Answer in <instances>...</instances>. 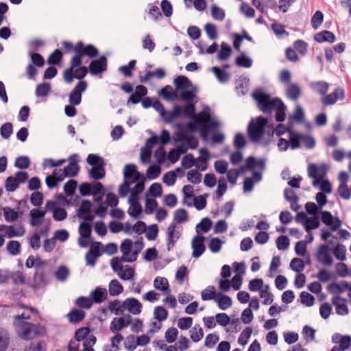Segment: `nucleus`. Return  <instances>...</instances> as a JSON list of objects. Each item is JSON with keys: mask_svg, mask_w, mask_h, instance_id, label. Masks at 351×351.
<instances>
[{"mask_svg": "<svg viewBox=\"0 0 351 351\" xmlns=\"http://www.w3.org/2000/svg\"><path fill=\"white\" fill-rule=\"evenodd\" d=\"M176 91L169 85H167L159 91V95L167 101L176 99H182L187 103L192 102L196 97L197 88L184 75H179L174 80Z\"/></svg>", "mask_w": 351, "mask_h": 351, "instance_id": "1", "label": "nucleus"}, {"mask_svg": "<svg viewBox=\"0 0 351 351\" xmlns=\"http://www.w3.org/2000/svg\"><path fill=\"white\" fill-rule=\"evenodd\" d=\"M184 114L188 118H194L199 128L200 136L204 141L208 140V132L219 126L220 123L213 120L208 112L202 111L198 116L195 114V106L193 102L184 105Z\"/></svg>", "mask_w": 351, "mask_h": 351, "instance_id": "2", "label": "nucleus"}, {"mask_svg": "<svg viewBox=\"0 0 351 351\" xmlns=\"http://www.w3.org/2000/svg\"><path fill=\"white\" fill-rule=\"evenodd\" d=\"M74 51L75 55L73 56L71 60L69 69L67 71L68 73H71L73 69L82 65V59L84 56L93 58L99 54L98 49L94 45L90 44L85 45L82 41L77 43L74 46Z\"/></svg>", "mask_w": 351, "mask_h": 351, "instance_id": "3", "label": "nucleus"}, {"mask_svg": "<svg viewBox=\"0 0 351 351\" xmlns=\"http://www.w3.org/2000/svg\"><path fill=\"white\" fill-rule=\"evenodd\" d=\"M14 325L19 337L24 340H30L43 332V328L39 324L24 320L14 321Z\"/></svg>", "mask_w": 351, "mask_h": 351, "instance_id": "4", "label": "nucleus"}, {"mask_svg": "<svg viewBox=\"0 0 351 351\" xmlns=\"http://www.w3.org/2000/svg\"><path fill=\"white\" fill-rule=\"evenodd\" d=\"M253 97L257 102L258 109L265 114H271L278 102L281 100L278 97L271 98L269 95L262 90H256Z\"/></svg>", "mask_w": 351, "mask_h": 351, "instance_id": "5", "label": "nucleus"}, {"mask_svg": "<svg viewBox=\"0 0 351 351\" xmlns=\"http://www.w3.org/2000/svg\"><path fill=\"white\" fill-rule=\"evenodd\" d=\"M267 123V119L262 116L251 120L247 126V133L252 142L258 143L261 141Z\"/></svg>", "mask_w": 351, "mask_h": 351, "instance_id": "6", "label": "nucleus"}, {"mask_svg": "<svg viewBox=\"0 0 351 351\" xmlns=\"http://www.w3.org/2000/svg\"><path fill=\"white\" fill-rule=\"evenodd\" d=\"M86 160L92 166V168L88 171V176L90 178L98 180L105 177L104 161L101 157L90 154L88 156Z\"/></svg>", "mask_w": 351, "mask_h": 351, "instance_id": "7", "label": "nucleus"}, {"mask_svg": "<svg viewBox=\"0 0 351 351\" xmlns=\"http://www.w3.org/2000/svg\"><path fill=\"white\" fill-rule=\"evenodd\" d=\"M328 167L326 164L317 165L315 164H310L308 167V176L313 178L312 185L317 187L321 181L326 175Z\"/></svg>", "mask_w": 351, "mask_h": 351, "instance_id": "8", "label": "nucleus"}, {"mask_svg": "<svg viewBox=\"0 0 351 351\" xmlns=\"http://www.w3.org/2000/svg\"><path fill=\"white\" fill-rule=\"evenodd\" d=\"M69 67L64 70L63 73V78L66 84H71L73 78L78 80L83 79L88 73V69L85 66H80L73 69L71 73H68Z\"/></svg>", "mask_w": 351, "mask_h": 351, "instance_id": "9", "label": "nucleus"}, {"mask_svg": "<svg viewBox=\"0 0 351 351\" xmlns=\"http://www.w3.org/2000/svg\"><path fill=\"white\" fill-rule=\"evenodd\" d=\"M319 213L322 223L330 227L332 231H336L341 227V221L338 217H333L330 212L320 210Z\"/></svg>", "mask_w": 351, "mask_h": 351, "instance_id": "10", "label": "nucleus"}, {"mask_svg": "<svg viewBox=\"0 0 351 351\" xmlns=\"http://www.w3.org/2000/svg\"><path fill=\"white\" fill-rule=\"evenodd\" d=\"M123 311H127L132 315H138L142 311L141 303L134 298H128L121 304Z\"/></svg>", "mask_w": 351, "mask_h": 351, "instance_id": "11", "label": "nucleus"}, {"mask_svg": "<svg viewBox=\"0 0 351 351\" xmlns=\"http://www.w3.org/2000/svg\"><path fill=\"white\" fill-rule=\"evenodd\" d=\"M205 237L197 234L193 237L191 242V247L193 249L192 256L194 258H199L206 250L204 245Z\"/></svg>", "mask_w": 351, "mask_h": 351, "instance_id": "12", "label": "nucleus"}, {"mask_svg": "<svg viewBox=\"0 0 351 351\" xmlns=\"http://www.w3.org/2000/svg\"><path fill=\"white\" fill-rule=\"evenodd\" d=\"M330 248L326 244L321 245L317 250L316 258L318 262L326 266H331L333 263L332 258L329 254Z\"/></svg>", "mask_w": 351, "mask_h": 351, "instance_id": "13", "label": "nucleus"}, {"mask_svg": "<svg viewBox=\"0 0 351 351\" xmlns=\"http://www.w3.org/2000/svg\"><path fill=\"white\" fill-rule=\"evenodd\" d=\"M46 208L52 212L53 218L55 221H61L64 220L67 217V213L63 208L57 207L56 202L48 201L46 203Z\"/></svg>", "mask_w": 351, "mask_h": 351, "instance_id": "14", "label": "nucleus"}, {"mask_svg": "<svg viewBox=\"0 0 351 351\" xmlns=\"http://www.w3.org/2000/svg\"><path fill=\"white\" fill-rule=\"evenodd\" d=\"M167 250L170 251L175 245L176 241L181 237L180 231L177 230V225L171 223L167 230Z\"/></svg>", "mask_w": 351, "mask_h": 351, "instance_id": "15", "label": "nucleus"}, {"mask_svg": "<svg viewBox=\"0 0 351 351\" xmlns=\"http://www.w3.org/2000/svg\"><path fill=\"white\" fill-rule=\"evenodd\" d=\"M107 69V58L101 56L99 59L90 62L89 71L91 75H97Z\"/></svg>", "mask_w": 351, "mask_h": 351, "instance_id": "16", "label": "nucleus"}, {"mask_svg": "<svg viewBox=\"0 0 351 351\" xmlns=\"http://www.w3.org/2000/svg\"><path fill=\"white\" fill-rule=\"evenodd\" d=\"M344 97V90L341 87H338L332 93L323 97L322 102L324 106H330L335 104L337 99L343 100Z\"/></svg>", "mask_w": 351, "mask_h": 351, "instance_id": "17", "label": "nucleus"}, {"mask_svg": "<svg viewBox=\"0 0 351 351\" xmlns=\"http://www.w3.org/2000/svg\"><path fill=\"white\" fill-rule=\"evenodd\" d=\"M132 322V317L128 315L125 317L114 318L110 326V329L112 332H117L121 330L123 328L128 327Z\"/></svg>", "mask_w": 351, "mask_h": 351, "instance_id": "18", "label": "nucleus"}, {"mask_svg": "<svg viewBox=\"0 0 351 351\" xmlns=\"http://www.w3.org/2000/svg\"><path fill=\"white\" fill-rule=\"evenodd\" d=\"M184 114V106H176L172 111H167L161 119L167 123H171L176 119H178Z\"/></svg>", "mask_w": 351, "mask_h": 351, "instance_id": "19", "label": "nucleus"}, {"mask_svg": "<svg viewBox=\"0 0 351 351\" xmlns=\"http://www.w3.org/2000/svg\"><path fill=\"white\" fill-rule=\"evenodd\" d=\"M90 297L93 301V303L100 304L107 299V289L101 287H97L90 292Z\"/></svg>", "mask_w": 351, "mask_h": 351, "instance_id": "20", "label": "nucleus"}, {"mask_svg": "<svg viewBox=\"0 0 351 351\" xmlns=\"http://www.w3.org/2000/svg\"><path fill=\"white\" fill-rule=\"evenodd\" d=\"M349 288V283L346 281H341L338 283L332 282L327 287L328 291L335 296L342 293Z\"/></svg>", "mask_w": 351, "mask_h": 351, "instance_id": "21", "label": "nucleus"}, {"mask_svg": "<svg viewBox=\"0 0 351 351\" xmlns=\"http://www.w3.org/2000/svg\"><path fill=\"white\" fill-rule=\"evenodd\" d=\"M332 304L335 306L336 313L339 315H346L348 314V308L346 304V300L339 295L334 296Z\"/></svg>", "mask_w": 351, "mask_h": 351, "instance_id": "22", "label": "nucleus"}, {"mask_svg": "<svg viewBox=\"0 0 351 351\" xmlns=\"http://www.w3.org/2000/svg\"><path fill=\"white\" fill-rule=\"evenodd\" d=\"M133 246V242L130 239H124L121 245H120V251L121 252L123 256H122V261L127 262L128 259L131 258V254H132V249Z\"/></svg>", "mask_w": 351, "mask_h": 351, "instance_id": "23", "label": "nucleus"}, {"mask_svg": "<svg viewBox=\"0 0 351 351\" xmlns=\"http://www.w3.org/2000/svg\"><path fill=\"white\" fill-rule=\"evenodd\" d=\"M301 93V88L298 84L291 83L286 88V96L292 101L298 100Z\"/></svg>", "mask_w": 351, "mask_h": 351, "instance_id": "24", "label": "nucleus"}, {"mask_svg": "<svg viewBox=\"0 0 351 351\" xmlns=\"http://www.w3.org/2000/svg\"><path fill=\"white\" fill-rule=\"evenodd\" d=\"M45 211L37 208L32 209L29 213V216L31 217V226L34 227L40 225L43 223V219L45 217Z\"/></svg>", "mask_w": 351, "mask_h": 351, "instance_id": "25", "label": "nucleus"}, {"mask_svg": "<svg viewBox=\"0 0 351 351\" xmlns=\"http://www.w3.org/2000/svg\"><path fill=\"white\" fill-rule=\"evenodd\" d=\"M200 156L196 159V167L204 171L207 169V162L210 157L209 152L206 149H199Z\"/></svg>", "mask_w": 351, "mask_h": 351, "instance_id": "26", "label": "nucleus"}, {"mask_svg": "<svg viewBox=\"0 0 351 351\" xmlns=\"http://www.w3.org/2000/svg\"><path fill=\"white\" fill-rule=\"evenodd\" d=\"M314 40L319 43L328 42L329 43H332L335 40V36L333 33L328 30H324L320 32L317 33L314 36Z\"/></svg>", "mask_w": 351, "mask_h": 351, "instance_id": "27", "label": "nucleus"}, {"mask_svg": "<svg viewBox=\"0 0 351 351\" xmlns=\"http://www.w3.org/2000/svg\"><path fill=\"white\" fill-rule=\"evenodd\" d=\"M123 175L125 179H132L133 182H137L140 173L136 171V166L134 164H128L125 166Z\"/></svg>", "mask_w": 351, "mask_h": 351, "instance_id": "28", "label": "nucleus"}, {"mask_svg": "<svg viewBox=\"0 0 351 351\" xmlns=\"http://www.w3.org/2000/svg\"><path fill=\"white\" fill-rule=\"evenodd\" d=\"M75 156H77L76 154L71 156L69 158V160H71L69 164L63 169L64 175L69 178L75 176L80 170V167L77 163L75 161L72 160V158Z\"/></svg>", "mask_w": 351, "mask_h": 351, "instance_id": "29", "label": "nucleus"}, {"mask_svg": "<svg viewBox=\"0 0 351 351\" xmlns=\"http://www.w3.org/2000/svg\"><path fill=\"white\" fill-rule=\"evenodd\" d=\"M215 301L217 302L218 306L221 310H226L232 304L231 298L221 293L217 295Z\"/></svg>", "mask_w": 351, "mask_h": 351, "instance_id": "30", "label": "nucleus"}, {"mask_svg": "<svg viewBox=\"0 0 351 351\" xmlns=\"http://www.w3.org/2000/svg\"><path fill=\"white\" fill-rule=\"evenodd\" d=\"M10 343V335L8 330L0 327V351H6Z\"/></svg>", "mask_w": 351, "mask_h": 351, "instance_id": "31", "label": "nucleus"}, {"mask_svg": "<svg viewBox=\"0 0 351 351\" xmlns=\"http://www.w3.org/2000/svg\"><path fill=\"white\" fill-rule=\"evenodd\" d=\"M211 71L215 74L216 78L221 84L228 82L230 78V74L226 71H224L223 69L213 66L211 68Z\"/></svg>", "mask_w": 351, "mask_h": 351, "instance_id": "32", "label": "nucleus"}, {"mask_svg": "<svg viewBox=\"0 0 351 351\" xmlns=\"http://www.w3.org/2000/svg\"><path fill=\"white\" fill-rule=\"evenodd\" d=\"M287 132L289 134V142L291 149H296L299 148L302 142V134L294 132L292 130H288Z\"/></svg>", "mask_w": 351, "mask_h": 351, "instance_id": "33", "label": "nucleus"}, {"mask_svg": "<svg viewBox=\"0 0 351 351\" xmlns=\"http://www.w3.org/2000/svg\"><path fill=\"white\" fill-rule=\"evenodd\" d=\"M310 87L314 92L324 95L328 90L329 84L325 81H317L311 82Z\"/></svg>", "mask_w": 351, "mask_h": 351, "instance_id": "34", "label": "nucleus"}, {"mask_svg": "<svg viewBox=\"0 0 351 351\" xmlns=\"http://www.w3.org/2000/svg\"><path fill=\"white\" fill-rule=\"evenodd\" d=\"M154 287L155 289L164 291L165 293L170 292L169 282L166 278L160 276L156 277L154 280Z\"/></svg>", "mask_w": 351, "mask_h": 351, "instance_id": "35", "label": "nucleus"}, {"mask_svg": "<svg viewBox=\"0 0 351 351\" xmlns=\"http://www.w3.org/2000/svg\"><path fill=\"white\" fill-rule=\"evenodd\" d=\"M108 291L110 295L117 296L123 291V287L117 279H113L109 283Z\"/></svg>", "mask_w": 351, "mask_h": 351, "instance_id": "36", "label": "nucleus"}, {"mask_svg": "<svg viewBox=\"0 0 351 351\" xmlns=\"http://www.w3.org/2000/svg\"><path fill=\"white\" fill-rule=\"evenodd\" d=\"M47 280L43 270L36 271L34 276V287L38 288L47 285Z\"/></svg>", "mask_w": 351, "mask_h": 351, "instance_id": "37", "label": "nucleus"}, {"mask_svg": "<svg viewBox=\"0 0 351 351\" xmlns=\"http://www.w3.org/2000/svg\"><path fill=\"white\" fill-rule=\"evenodd\" d=\"M287 109V106L283 103L282 100H280L278 105L275 107L274 110H276L275 119L278 122H282L285 121L286 115L285 110Z\"/></svg>", "mask_w": 351, "mask_h": 351, "instance_id": "38", "label": "nucleus"}, {"mask_svg": "<svg viewBox=\"0 0 351 351\" xmlns=\"http://www.w3.org/2000/svg\"><path fill=\"white\" fill-rule=\"evenodd\" d=\"M232 49L230 46L225 42L221 44V49L217 54V58L220 61H224L230 56Z\"/></svg>", "mask_w": 351, "mask_h": 351, "instance_id": "39", "label": "nucleus"}, {"mask_svg": "<svg viewBox=\"0 0 351 351\" xmlns=\"http://www.w3.org/2000/svg\"><path fill=\"white\" fill-rule=\"evenodd\" d=\"M187 211L184 208L177 209L173 214V220L171 223H175V225L178 223H182L188 220Z\"/></svg>", "mask_w": 351, "mask_h": 351, "instance_id": "40", "label": "nucleus"}, {"mask_svg": "<svg viewBox=\"0 0 351 351\" xmlns=\"http://www.w3.org/2000/svg\"><path fill=\"white\" fill-rule=\"evenodd\" d=\"M67 316L70 322L77 323L84 319L85 313L82 310L75 308Z\"/></svg>", "mask_w": 351, "mask_h": 351, "instance_id": "41", "label": "nucleus"}, {"mask_svg": "<svg viewBox=\"0 0 351 351\" xmlns=\"http://www.w3.org/2000/svg\"><path fill=\"white\" fill-rule=\"evenodd\" d=\"M134 250L131 254V258L127 260L128 263H132L137 259L138 254L144 247V243L142 240H138L134 242L133 246Z\"/></svg>", "mask_w": 351, "mask_h": 351, "instance_id": "42", "label": "nucleus"}, {"mask_svg": "<svg viewBox=\"0 0 351 351\" xmlns=\"http://www.w3.org/2000/svg\"><path fill=\"white\" fill-rule=\"evenodd\" d=\"M320 225L318 217L314 216L313 217H308L304 223V226L307 232L310 230L317 228Z\"/></svg>", "mask_w": 351, "mask_h": 351, "instance_id": "43", "label": "nucleus"}, {"mask_svg": "<svg viewBox=\"0 0 351 351\" xmlns=\"http://www.w3.org/2000/svg\"><path fill=\"white\" fill-rule=\"evenodd\" d=\"M3 215L7 222H14L19 217L18 212L10 207L3 208Z\"/></svg>", "mask_w": 351, "mask_h": 351, "instance_id": "44", "label": "nucleus"}, {"mask_svg": "<svg viewBox=\"0 0 351 351\" xmlns=\"http://www.w3.org/2000/svg\"><path fill=\"white\" fill-rule=\"evenodd\" d=\"M212 226V221L211 220L208 218L205 217L203 218L201 221L196 226V232L199 234V232H207L210 230Z\"/></svg>", "mask_w": 351, "mask_h": 351, "instance_id": "45", "label": "nucleus"}, {"mask_svg": "<svg viewBox=\"0 0 351 351\" xmlns=\"http://www.w3.org/2000/svg\"><path fill=\"white\" fill-rule=\"evenodd\" d=\"M21 243L18 241H10L6 246V249L10 254L16 256L21 252Z\"/></svg>", "mask_w": 351, "mask_h": 351, "instance_id": "46", "label": "nucleus"}, {"mask_svg": "<svg viewBox=\"0 0 351 351\" xmlns=\"http://www.w3.org/2000/svg\"><path fill=\"white\" fill-rule=\"evenodd\" d=\"M235 64L243 68H250L252 65V60L244 54L239 56L235 60Z\"/></svg>", "mask_w": 351, "mask_h": 351, "instance_id": "47", "label": "nucleus"}, {"mask_svg": "<svg viewBox=\"0 0 351 351\" xmlns=\"http://www.w3.org/2000/svg\"><path fill=\"white\" fill-rule=\"evenodd\" d=\"M121 304L118 300L111 301L108 304V310L116 315H120L123 313Z\"/></svg>", "mask_w": 351, "mask_h": 351, "instance_id": "48", "label": "nucleus"}, {"mask_svg": "<svg viewBox=\"0 0 351 351\" xmlns=\"http://www.w3.org/2000/svg\"><path fill=\"white\" fill-rule=\"evenodd\" d=\"M51 90L49 83H42L37 85L36 88V95L37 97H45L48 95Z\"/></svg>", "mask_w": 351, "mask_h": 351, "instance_id": "49", "label": "nucleus"}, {"mask_svg": "<svg viewBox=\"0 0 351 351\" xmlns=\"http://www.w3.org/2000/svg\"><path fill=\"white\" fill-rule=\"evenodd\" d=\"M271 29L276 36L279 38H282L285 36L287 37L289 36V33L285 31L284 26L280 23L276 22L272 23Z\"/></svg>", "mask_w": 351, "mask_h": 351, "instance_id": "50", "label": "nucleus"}, {"mask_svg": "<svg viewBox=\"0 0 351 351\" xmlns=\"http://www.w3.org/2000/svg\"><path fill=\"white\" fill-rule=\"evenodd\" d=\"M190 337L194 342L199 341L204 337L203 330L199 325L194 326L190 330Z\"/></svg>", "mask_w": 351, "mask_h": 351, "instance_id": "51", "label": "nucleus"}, {"mask_svg": "<svg viewBox=\"0 0 351 351\" xmlns=\"http://www.w3.org/2000/svg\"><path fill=\"white\" fill-rule=\"evenodd\" d=\"M212 17L217 21H221L225 19V11L216 5H213L211 8Z\"/></svg>", "mask_w": 351, "mask_h": 351, "instance_id": "52", "label": "nucleus"}, {"mask_svg": "<svg viewBox=\"0 0 351 351\" xmlns=\"http://www.w3.org/2000/svg\"><path fill=\"white\" fill-rule=\"evenodd\" d=\"M154 318L159 322L165 321L168 316V311L161 306L155 307L154 311Z\"/></svg>", "mask_w": 351, "mask_h": 351, "instance_id": "53", "label": "nucleus"}, {"mask_svg": "<svg viewBox=\"0 0 351 351\" xmlns=\"http://www.w3.org/2000/svg\"><path fill=\"white\" fill-rule=\"evenodd\" d=\"M302 334L306 342H311L315 337V330L309 326H304Z\"/></svg>", "mask_w": 351, "mask_h": 351, "instance_id": "54", "label": "nucleus"}, {"mask_svg": "<svg viewBox=\"0 0 351 351\" xmlns=\"http://www.w3.org/2000/svg\"><path fill=\"white\" fill-rule=\"evenodd\" d=\"M92 203L89 200H83L81 202L80 208L78 209L77 215L80 218H82L84 214L90 213Z\"/></svg>", "mask_w": 351, "mask_h": 351, "instance_id": "55", "label": "nucleus"}, {"mask_svg": "<svg viewBox=\"0 0 351 351\" xmlns=\"http://www.w3.org/2000/svg\"><path fill=\"white\" fill-rule=\"evenodd\" d=\"M215 295V289L213 286H208L204 290H203L201 293V298L202 300L207 301L210 300H214L216 297Z\"/></svg>", "mask_w": 351, "mask_h": 351, "instance_id": "56", "label": "nucleus"}, {"mask_svg": "<svg viewBox=\"0 0 351 351\" xmlns=\"http://www.w3.org/2000/svg\"><path fill=\"white\" fill-rule=\"evenodd\" d=\"M117 274L123 280H130L134 278V269L131 267L126 266L125 269H123V271L118 272Z\"/></svg>", "mask_w": 351, "mask_h": 351, "instance_id": "57", "label": "nucleus"}, {"mask_svg": "<svg viewBox=\"0 0 351 351\" xmlns=\"http://www.w3.org/2000/svg\"><path fill=\"white\" fill-rule=\"evenodd\" d=\"M62 58V53L60 49H56L48 58L49 64H59Z\"/></svg>", "mask_w": 351, "mask_h": 351, "instance_id": "58", "label": "nucleus"}, {"mask_svg": "<svg viewBox=\"0 0 351 351\" xmlns=\"http://www.w3.org/2000/svg\"><path fill=\"white\" fill-rule=\"evenodd\" d=\"M346 248L343 244H337L333 250L335 258L339 261H344L346 257Z\"/></svg>", "mask_w": 351, "mask_h": 351, "instance_id": "59", "label": "nucleus"}, {"mask_svg": "<svg viewBox=\"0 0 351 351\" xmlns=\"http://www.w3.org/2000/svg\"><path fill=\"white\" fill-rule=\"evenodd\" d=\"M252 332V329L250 327L245 328L240 334L238 343L241 346H245L247 344L249 338L250 337Z\"/></svg>", "mask_w": 351, "mask_h": 351, "instance_id": "60", "label": "nucleus"}, {"mask_svg": "<svg viewBox=\"0 0 351 351\" xmlns=\"http://www.w3.org/2000/svg\"><path fill=\"white\" fill-rule=\"evenodd\" d=\"M222 243L219 238H212L208 243V248L213 253H217L221 250Z\"/></svg>", "mask_w": 351, "mask_h": 351, "instance_id": "61", "label": "nucleus"}, {"mask_svg": "<svg viewBox=\"0 0 351 351\" xmlns=\"http://www.w3.org/2000/svg\"><path fill=\"white\" fill-rule=\"evenodd\" d=\"M19 184L16 179L12 176H9L6 178L5 182V188L8 192H13L19 187Z\"/></svg>", "mask_w": 351, "mask_h": 351, "instance_id": "62", "label": "nucleus"}, {"mask_svg": "<svg viewBox=\"0 0 351 351\" xmlns=\"http://www.w3.org/2000/svg\"><path fill=\"white\" fill-rule=\"evenodd\" d=\"M12 132V124L10 122L3 124L0 128L1 136L5 139L9 138Z\"/></svg>", "mask_w": 351, "mask_h": 351, "instance_id": "63", "label": "nucleus"}, {"mask_svg": "<svg viewBox=\"0 0 351 351\" xmlns=\"http://www.w3.org/2000/svg\"><path fill=\"white\" fill-rule=\"evenodd\" d=\"M14 165L16 167L21 169H27L30 165V160L27 156H19L16 158Z\"/></svg>", "mask_w": 351, "mask_h": 351, "instance_id": "64", "label": "nucleus"}]
</instances>
